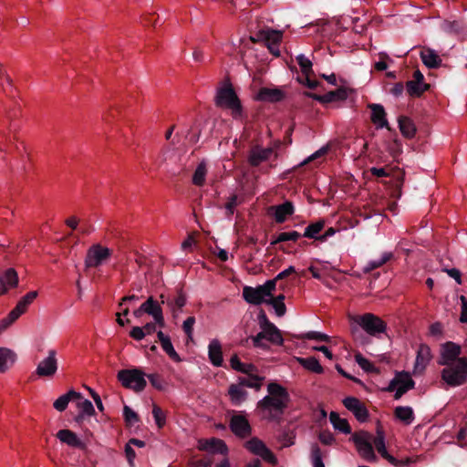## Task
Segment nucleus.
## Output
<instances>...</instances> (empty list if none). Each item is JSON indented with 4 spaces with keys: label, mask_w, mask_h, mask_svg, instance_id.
Instances as JSON below:
<instances>
[{
    "label": "nucleus",
    "mask_w": 467,
    "mask_h": 467,
    "mask_svg": "<svg viewBox=\"0 0 467 467\" xmlns=\"http://www.w3.org/2000/svg\"><path fill=\"white\" fill-rule=\"evenodd\" d=\"M267 391L269 394L258 401L257 408L270 412L275 411V414H273L272 418H275L276 415L281 416L288 405L287 390L280 384L271 382L267 386Z\"/></svg>",
    "instance_id": "obj_1"
},
{
    "label": "nucleus",
    "mask_w": 467,
    "mask_h": 467,
    "mask_svg": "<svg viewBox=\"0 0 467 467\" xmlns=\"http://www.w3.org/2000/svg\"><path fill=\"white\" fill-rule=\"evenodd\" d=\"M243 297L247 303L255 306L265 303V301L268 300L265 299L267 296L260 285L256 287L244 286L243 289Z\"/></svg>",
    "instance_id": "obj_20"
},
{
    "label": "nucleus",
    "mask_w": 467,
    "mask_h": 467,
    "mask_svg": "<svg viewBox=\"0 0 467 467\" xmlns=\"http://www.w3.org/2000/svg\"><path fill=\"white\" fill-rule=\"evenodd\" d=\"M265 379V377H261L258 375L248 376V377H240L238 379V385L242 387H247L251 389H254L259 390L262 387V383Z\"/></svg>",
    "instance_id": "obj_38"
},
{
    "label": "nucleus",
    "mask_w": 467,
    "mask_h": 467,
    "mask_svg": "<svg viewBox=\"0 0 467 467\" xmlns=\"http://www.w3.org/2000/svg\"><path fill=\"white\" fill-rule=\"evenodd\" d=\"M371 439V434L365 431L355 432L351 436L358 454L368 462L373 463L378 461V457L375 454Z\"/></svg>",
    "instance_id": "obj_7"
},
{
    "label": "nucleus",
    "mask_w": 467,
    "mask_h": 467,
    "mask_svg": "<svg viewBox=\"0 0 467 467\" xmlns=\"http://www.w3.org/2000/svg\"><path fill=\"white\" fill-rule=\"evenodd\" d=\"M311 462L313 467H325V464L323 462V453L321 451V449L317 443H313L311 445Z\"/></svg>",
    "instance_id": "obj_46"
},
{
    "label": "nucleus",
    "mask_w": 467,
    "mask_h": 467,
    "mask_svg": "<svg viewBox=\"0 0 467 467\" xmlns=\"http://www.w3.org/2000/svg\"><path fill=\"white\" fill-rule=\"evenodd\" d=\"M462 303V311L460 316V321L467 324V298L464 296H460Z\"/></svg>",
    "instance_id": "obj_64"
},
{
    "label": "nucleus",
    "mask_w": 467,
    "mask_h": 467,
    "mask_svg": "<svg viewBox=\"0 0 467 467\" xmlns=\"http://www.w3.org/2000/svg\"><path fill=\"white\" fill-rule=\"evenodd\" d=\"M373 443L375 444V447L378 451V452L382 456L384 454H387L388 451L386 449L385 445V437H375L373 440Z\"/></svg>",
    "instance_id": "obj_60"
},
{
    "label": "nucleus",
    "mask_w": 467,
    "mask_h": 467,
    "mask_svg": "<svg viewBox=\"0 0 467 467\" xmlns=\"http://www.w3.org/2000/svg\"><path fill=\"white\" fill-rule=\"evenodd\" d=\"M82 395L79 392L75 391L74 389H70L66 394L60 396L58 399H57L53 406L57 411H64L69 401L72 400H81Z\"/></svg>",
    "instance_id": "obj_31"
},
{
    "label": "nucleus",
    "mask_w": 467,
    "mask_h": 467,
    "mask_svg": "<svg viewBox=\"0 0 467 467\" xmlns=\"http://www.w3.org/2000/svg\"><path fill=\"white\" fill-rule=\"evenodd\" d=\"M277 281L278 280H275V277L274 279L267 280L264 285H260L267 297L272 296L273 292L275 290Z\"/></svg>",
    "instance_id": "obj_59"
},
{
    "label": "nucleus",
    "mask_w": 467,
    "mask_h": 467,
    "mask_svg": "<svg viewBox=\"0 0 467 467\" xmlns=\"http://www.w3.org/2000/svg\"><path fill=\"white\" fill-rule=\"evenodd\" d=\"M441 28L443 32L447 34H455L458 35L463 30V23L460 20H444L441 24Z\"/></svg>",
    "instance_id": "obj_43"
},
{
    "label": "nucleus",
    "mask_w": 467,
    "mask_h": 467,
    "mask_svg": "<svg viewBox=\"0 0 467 467\" xmlns=\"http://www.w3.org/2000/svg\"><path fill=\"white\" fill-rule=\"evenodd\" d=\"M207 173L206 164L204 161H201L192 176V183L196 186H202L205 182V176Z\"/></svg>",
    "instance_id": "obj_45"
},
{
    "label": "nucleus",
    "mask_w": 467,
    "mask_h": 467,
    "mask_svg": "<svg viewBox=\"0 0 467 467\" xmlns=\"http://www.w3.org/2000/svg\"><path fill=\"white\" fill-rule=\"evenodd\" d=\"M271 210L275 211L274 217L277 223H285L287 217L295 213L294 204L289 201H285L279 205L272 206Z\"/></svg>",
    "instance_id": "obj_24"
},
{
    "label": "nucleus",
    "mask_w": 467,
    "mask_h": 467,
    "mask_svg": "<svg viewBox=\"0 0 467 467\" xmlns=\"http://www.w3.org/2000/svg\"><path fill=\"white\" fill-rule=\"evenodd\" d=\"M329 420L335 430L344 434L351 433V427L348 420L340 418L337 412L331 411L329 414Z\"/></svg>",
    "instance_id": "obj_36"
},
{
    "label": "nucleus",
    "mask_w": 467,
    "mask_h": 467,
    "mask_svg": "<svg viewBox=\"0 0 467 467\" xmlns=\"http://www.w3.org/2000/svg\"><path fill=\"white\" fill-rule=\"evenodd\" d=\"M57 351L49 349L47 357L41 360L35 370V374L40 378H52L57 370Z\"/></svg>",
    "instance_id": "obj_10"
},
{
    "label": "nucleus",
    "mask_w": 467,
    "mask_h": 467,
    "mask_svg": "<svg viewBox=\"0 0 467 467\" xmlns=\"http://www.w3.org/2000/svg\"><path fill=\"white\" fill-rule=\"evenodd\" d=\"M229 428L240 439H245L252 435V426L242 412L233 410V415L229 420Z\"/></svg>",
    "instance_id": "obj_9"
},
{
    "label": "nucleus",
    "mask_w": 467,
    "mask_h": 467,
    "mask_svg": "<svg viewBox=\"0 0 467 467\" xmlns=\"http://www.w3.org/2000/svg\"><path fill=\"white\" fill-rule=\"evenodd\" d=\"M441 378L453 388L467 383V358H458L457 362L446 365L441 371Z\"/></svg>",
    "instance_id": "obj_4"
},
{
    "label": "nucleus",
    "mask_w": 467,
    "mask_h": 467,
    "mask_svg": "<svg viewBox=\"0 0 467 467\" xmlns=\"http://www.w3.org/2000/svg\"><path fill=\"white\" fill-rule=\"evenodd\" d=\"M16 355L6 348H0V373H5L15 363Z\"/></svg>",
    "instance_id": "obj_33"
},
{
    "label": "nucleus",
    "mask_w": 467,
    "mask_h": 467,
    "mask_svg": "<svg viewBox=\"0 0 467 467\" xmlns=\"http://www.w3.org/2000/svg\"><path fill=\"white\" fill-rule=\"evenodd\" d=\"M237 195L234 194L229 198L228 202L225 204L227 215L234 214V208L237 206Z\"/></svg>",
    "instance_id": "obj_63"
},
{
    "label": "nucleus",
    "mask_w": 467,
    "mask_h": 467,
    "mask_svg": "<svg viewBox=\"0 0 467 467\" xmlns=\"http://www.w3.org/2000/svg\"><path fill=\"white\" fill-rule=\"evenodd\" d=\"M273 153V149L261 148L254 146L251 149L248 155V162L251 166L256 167L263 161L269 159Z\"/></svg>",
    "instance_id": "obj_23"
},
{
    "label": "nucleus",
    "mask_w": 467,
    "mask_h": 467,
    "mask_svg": "<svg viewBox=\"0 0 467 467\" xmlns=\"http://www.w3.org/2000/svg\"><path fill=\"white\" fill-rule=\"evenodd\" d=\"M461 347L454 342L448 341L441 347V357L439 361L440 365H450L457 362L461 355Z\"/></svg>",
    "instance_id": "obj_15"
},
{
    "label": "nucleus",
    "mask_w": 467,
    "mask_h": 467,
    "mask_svg": "<svg viewBox=\"0 0 467 467\" xmlns=\"http://www.w3.org/2000/svg\"><path fill=\"white\" fill-rule=\"evenodd\" d=\"M415 381L411 379L408 372H397L395 377L389 381V386L386 388V391L392 392L399 388L404 389L405 393L414 389Z\"/></svg>",
    "instance_id": "obj_14"
},
{
    "label": "nucleus",
    "mask_w": 467,
    "mask_h": 467,
    "mask_svg": "<svg viewBox=\"0 0 467 467\" xmlns=\"http://www.w3.org/2000/svg\"><path fill=\"white\" fill-rule=\"evenodd\" d=\"M18 284V275L14 268H9L5 272L4 277L0 275V296L7 292L9 287H16Z\"/></svg>",
    "instance_id": "obj_26"
},
{
    "label": "nucleus",
    "mask_w": 467,
    "mask_h": 467,
    "mask_svg": "<svg viewBox=\"0 0 467 467\" xmlns=\"http://www.w3.org/2000/svg\"><path fill=\"white\" fill-rule=\"evenodd\" d=\"M157 337L163 351L170 357V358L175 362H180L182 359L178 353L175 351L170 337L165 335L162 331H159L157 333Z\"/></svg>",
    "instance_id": "obj_29"
},
{
    "label": "nucleus",
    "mask_w": 467,
    "mask_h": 467,
    "mask_svg": "<svg viewBox=\"0 0 467 467\" xmlns=\"http://www.w3.org/2000/svg\"><path fill=\"white\" fill-rule=\"evenodd\" d=\"M244 447L252 453L260 456L269 463L275 464L277 460L275 454L265 446V444L258 438L254 437L247 441Z\"/></svg>",
    "instance_id": "obj_11"
},
{
    "label": "nucleus",
    "mask_w": 467,
    "mask_h": 467,
    "mask_svg": "<svg viewBox=\"0 0 467 467\" xmlns=\"http://www.w3.org/2000/svg\"><path fill=\"white\" fill-rule=\"evenodd\" d=\"M199 449L205 451L207 453L202 458H193L190 462L191 467H211L214 462V453L226 454L227 452L225 442L216 438L200 441Z\"/></svg>",
    "instance_id": "obj_3"
},
{
    "label": "nucleus",
    "mask_w": 467,
    "mask_h": 467,
    "mask_svg": "<svg viewBox=\"0 0 467 467\" xmlns=\"http://www.w3.org/2000/svg\"><path fill=\"white\" fill-rule=\"evenodd\" d=\"M208 356L211 363L215 367L223 365L222 346L219 340L213 339L208 346Z\"/></svg>",
    "instance_id": "obj_27"
},
{
    "label": "nucleus",
    "mask_w": 467,
    "mask_h": 467,
    "mask_svg": "<svg viewBox=\"0 0 467 467\" xmlns=\"http://www.w3.org/2000/svg\"><path fill=\"white\" fill-rule=\"evenodd\" d=\"M78 407L80 409V412L83 415L92 416L95 414L94 406L88 400L78 402Z\"/></svg>",
    "instance_id": "obj_55"
},
{
    "label": "nucleus",
    "mask_w": 467,
    "mask_h": 467,
    "mask_svg": "<svg viewBox=\"0 0 467 467\" xmlns=\"http://www.w3.org/2000/svg\"><path fill=\"white\" fill-rule=\"evenodd\" d=\"M431 357V348L427 345L421 344L417 351L415 369H424L429 363Z\"/></svg>",
    "instance_id": "obj_35"
},
{
    "label": "nucleus",
    "mask_w": 467,
    "mask_h": 467,
    "mask_svg": "<svg viewBox=\"0 0 467 467\" xmlns=\"http://www.w3.org/2000/svg\"><path fill=\"white\" fill-rule=\"evenodd\" d=\"M309 97L319 101L320 103H331L335 101L346 100L348 94V89L345 87H340L335 90L327 92L324 95L308 94Z\"/></svg>",
    "instance_id": "obj_19"
},
{
    "label": "nucleus",
    "mask_w": 467,
    "mask_h": 467,
    "mask_svg": "<svg viewBox=\"0 0 467 467\" xmlns=\"http://www.w3.org/2000/svg\"><path fill=\"white\" fill-rule=\"evenodd\" d=\"M394 417L404 423L410 425L415 420L413 409L410 406H398L394 409Z\"/></svg>",
    "instance_id": "obj_30"
},
{
    "label": "nucleus",
    "mask_w": 467,
    "mask_h": 467,
    "mask_svg": "<svg viewBox=\"0 0 467 467\" xmlns=\"http://www.w3.org/2000/svg\"><path fill=\"white\" fill-rule=\"evenodd\" d=\"M398 123L399 129L405 138L411 139L415 136L417 130L416 126L410 118L406 116H400Z\"/></svg>",
    "instance_id": "obj_34"
},
{
    "label": "nucleus",
    "mask_w": 467,
    "mask_h": 467,
    "mask_svg": "<svg viewBox=\"0 0 467 467\" xmlns=\"http://www.w3.org/2000/svg\"><path fill=\"white\" fill-rule=\"evenodd\" d=\"M407 92L411 97H420L426 90L430 88V85L427 83H417L407 81L406 83Z\"/></svg>",
    "instance_id": "obj_44"
},
{
    "label": "nucleus",
    "mask_w": 467,
    "mask_h": 467,
    "mask_svg": "<svg viewBox=\"0 0 467 467\" xmlns=\"http://www.w3.org/2000/svg\"><path fill=\"white\" fill-rule=\"evenodd\" d=\"M297 362L306 369L320 374L323 372V368L319 361L315 357L310 358H297Z\"/></svg>",
    "instance_id": "obj_39"
},
{
    "label": "nucleus",
    "mask_w": 467,
    "mask_h": 467,
    "mask_svg": "<svg viewBox=\"0 0 467 467\" xmlns=\"http://www.w3.org/2000/svg\"><path fill=\"white\" fill-rule=\"evenodd\" d=\"M379 58L380 60L376 62L375 65H374V68L378 71H383V70H386L387 67H388V65L387 63L385 62V60L387 59H389V56L384 53V52H380L379 54Z\"/></svg>",
    "instance_id": "obj_61"
},
{
    "label": "nucleus",
    "mask_w": 467,
    "mask_h": 467,
    "mask_svg": "<svg viewBox=\"0 0 467 467\" xmlns=\"http://www.w3.org/2000/svg\"><path fill=\"white\" fill-rule=\"evenodd\" d=\"M355 360L366 372L379 373V369L375 367V365L364 358L360 353L355 355Z\"/></svg>",
    "instance_id": "obj_48"
},
{
    "label": "nucleus",
    "mask_w": 467,
    "mask_h": 467,
    "mask_svg": "<svg viewBox=\"0 0 467 467\" xmlns=\"http://www.w3.org/2000/svg\"><path fill=\"white\" fill-rule=\"evenodd\" d=\"M300 237H302V234L296 231L283 232L277 235V241H282V243L288 241L296 242Z\"/></svg>",
    "instance_id": "obj_53"
},
{
    "label": "nucleus",
    "mask_w": 467,
    "mask_h": 467,
    "mask_svg": "<svg viewBox=\"0 0 467 467\" xmlns=\"http://www.w3.org/2000/svg\"><path fill=\"white\" fill-rule=\"evenodd\" d=\"M161 298L162 299L161 300V303L164 304L166 303L167 306L171 308V310L175 313L176 311H180L182 310V308L185 306L186 304V296L185 295L180 291L177 295L176 297L174 298H168L166 301L164 300V296L161 295Z\"/></svg>",
    "instance_id": "obj_37"
},
{
    "label": "nucleus",
    "mask_w": 467,
    "mask_h": 467,
    "mask_svg": "<svg viewBox=\"0 0 467 467\" xmlns=\"http://www.w3.org/2000/svg\"><path fill=\"white\" fill-rule=\"evenodd\" d=\"M130 337L137 341L142 340L145 337L144 329L141 327H133L130 332Z\"/></svg>",
    "instance_id": "obj_62"
},
{
    "label": "nucleus",
    "mask_w": 467,
    "mask_h": 467,
    "mask_svg": "<svg viewBox=\"0 0 467 467\" xmlns=\"http://www.w3.org/2000/svg\"><path fill=\"white\" fill-rule=\"evenodd\" d=\"M420 56L422 63L428 68H438L441 65V58L433 49L430 47H423L422 50L420 51Z\"/></svg>",
    "instance_id": "obj_25"
},
{
    "label": "nucleus",
    "mask_w": 467,
    "mask_h": 467,
    "mask_svg": "<svg viewBox=\"0 0 467 467\" xmlns=\"http://www.w3.org/2000/svg\"><path fill=\"white\" fill-rule=\"evenodd\" d=\"M296 61L301 68V71L304 77L310 76L313 74L312 62L305 57V55L301 54L296 57Z\"/></svg>",
    "instance_id": "obj_49"
},
{
    "label": "nucleus",
    "mask_w": 467,
    "mask_h": 467,
    "mask_svg": "<svg viewBox=\"0 0 467 467\" xmlns=\"http://www.w3.org/2000/svg\"><path fill=\"white\" fill-rule=\"evenodd\" d=\"M343 404L359 422H365L368 420L369 412L365 404L358 398L347 397L343 400Z\"/></svg>",
    "instance_id": "obj_13"
},
{
    "label": "nucleus",
    "mask_w": 467,
    "mask_h": 467,
    "mask_svg": "<svg viewBox=\"0 0 467 467\" xmlns=\"http://www.w3.org/2000/svg\"><path fill=\"white\" fill-rule=\"evenodd\" d=\"M296 434L295 431L288 427H282L279 429L277 436L278 441L282 443L283 447H289L295 443Z\"/></svg>",
    "instance_id": "obj_41"
},
{
    "label": "nucleus",
    "mask_w": 467,
    "mask_h": 467,
    "mask_svg": "<svg viewBox=\"0 0 467 467\" xmlns=\"http://www.w3.org/2000/svg\"><path fill=\"white\" fill-rule=\"evenodd\" d=\"M214 103L218 108L230 110L234 119H242L244 108L229 80L225 81L222 87L217 88Z\"/></svg>",
    "instance_id": "obj_2"
},
{
    "label": "nucleus",
    "mask_w": 467,
    "mask_h": 467,
    "mask_svg": "<svg viewBox=\"0 0 467 467\" xmlns=\"http://www.w3.org/2000/svg\"><path fill=\"white\" fill-rule=\"evenodd\" d=\"M258 323L262 330L269 332V342L275 345H282L284 342L280 330L269 321L265 312L261 309L257 316Z\"/></svg>",
    "instance_id": "obj_12"
},
{
    "label": "nucleus",
    "mask_w": 467,
    "mask_h": 467,
    "mask_svg": "<svg viewBox=\"0 0 467 467\" xmlns=\"http://www.w3.org/2000/svg\"><path fill=\"white\" fill-rule=\"evenodd\" d=\"M282 40V33L279 31H272L265 38L268 49L275 57L279 56L278 45Z\"/></svg>",
    "instance_id": "obj_40"
},
{
    "label": "nucleus",
    "mask_w": 467,
    "mask_h": 467,
    "mask_svg": "<svg viewBox=\"0 0 467 467\" xmlns=\"http://www.w3.org/2000/svg\"><path fill=\"white\" fill-rule=\"evenodd\" d=\"M56 437L67 445L80 450L86 449V444L78 437V435L67 429L60 430L57 432Z\"/></svg>",
    "instance_id": "obj_21"
},
{
    "label": "nucleus",
    "mask_w": 467,
    "mask_h": 467,
    "mask_svg": "<svg viewBox=\"0 0 467 467\" xmlns=\"http://www.w3.org/2000/svg\"><path fill=\"white\" fill-rule=\"evenodd\" d=\"M285 98V92L279 88H261L255 99L259 101L276 103L282 101Z\"/></svg>",
    "instance_id": "obj_17"
},
{
    "label": "nucleus",
    "mask_w": 467,
    "mask_h": 467,
    "mask_svg": "<svg viewBox=\"0 0 467 467\" xmlns=\"http://www.w3.org/2000/svg\"><path fill=\"white\" fill-rule=\"evenodd\" d=\"M152 416L159 429H162L166 424V413L156 404L152 406Z\"/></svg>",
    "instance_id": "obj_50"
},
{
    "label": "nucleus",
    "mask_w": 467,
    "mask_h": 467,
    "mask_svg": "<svg viewBox=\"0 0 467 467\" xmlns=\"http://www.w3.org/2000/svg\"><path fill=\"white\" fill-rule=\"evenodd\" d=\"M112 254V250L99 244H92L87 251L85 267L98 268L103 265Z\"/></svg>",
    "instance_id": "obj_8"
},
{
    "label": "nucleus",
    "mask_w": 467,
    "mask_h": 467,
    "mask_svg": "<svg viewBox=\"0 0 467 467\" xmlns=\"http://www.w3.org/2000/svg\"><path fill=\"white\" fill-rule=\"evenodd\" d=\"M248 339H251L254 348L266 349L268 345L265 340L269 341V332L262 330L256 336H251Z\"/></svg>",
    "instance_id": "obj_47"
},
{
    "label": "nucleus",
    "mask_w": 467,
    "mask_h": 467,
    "mask_svg": "<svg viewBox=\"0 0 467 467\" xmlns=\"http://www.w3.org/2000/svg\"><path fill=\"white\" fill-rule=\"evenodd\" d=\"M298 337L301 339H314L322 342H328L330 340L329 336L317 331H310Z\"/></svg>",
    "instance_id": "obj_52"
},
{
    "label": "nucleus",
    "mask_w": 467,
    "mask_h": 467,
    "mask_svg": "<svg viewBox=\"0 0 467 467\" xmlns=\"http://www.w3.org/2000/svg\"><path fill=\"white\" fill-rule=\"evenodd\" d=\"M368 108L371 110L370 119L376 125L377 129L386 128L389 130L390 127L387 119V113L384 107L381 104L371 103L368 105Z\"/></svg>",
    "instance_id": "obj_18"
},
{
    "label": "nucleus",
    "mask_w": 467,
    "mask_h": 467,
    "mask_svg": "<svg viewBox=\"0 0 467 467\" xmlns=\"http://www.w3.org/2000/svg\"><path fill=\"white\" fill-rule=\"evenodd\" d=\"M36 291H30L20 298L16 306L10 311L12 317L18 319L20 316L26 312L28 306L37 297Z\"/></svg>",
    "instance_id": "obj_22"
},
{
    "label": "nucleus",
    "mask_w": 467,
    "mask_h": 467,
    "mask_svg": "<svg viewBox=\"0 0 467 467\" xmlns=\"http://www.w3.org/2000/svg\"><path fill=\"white\" fill-rule=\"evenodd\" d=\"M325 227V220L319 219L316 222L310 223L306 228L302 236L319 241L321 232Z\"/></svg>",
    "instance_id": "obj_32"
},
{
    "label": "nucleus",
    "mask_w": 467,
    "mask_h": 467,
    "mask_svg": "<svg viewBox=\"0 0 467 467\" xmlns=\"http://www.w3.org/2000/svg\"><path fill=\"white\" fill-rule=\"evenodd\" d=\"M385 460H387L390 464L395 467H405L411 462V461L408 458L405 460H399L394 456L390 455L389 452L381 456Z\"/></svg>",
    "instance_id": "obj_54"
},
{
    "label": "nucleus",
    "mask_w": 467,
    "mask_h": 467,
    "mask_svg": "<svg viewBox=\"0 0 467 467\" xmlns=\"http://www.w3.org/2000/svg\"><path fill=\"white\" fill-rule=\"evenodd\" d=\"M123 417L128 426H132L140 421L139 415L127 405L123 408Z\"/></svg>",
    "instance_id": "obj_51"
},
{
    "label": "nucleus",
    "mask_w": 467,
    "mask_h": 467,
    "mask_svg": "<svg viewBox=\"0 0 467 467\" xmlns=\"http://www.w3.org/2000/svg\"><path fill=\"white\" fill-rule=\"evenodd\" d=\"M318 440L324 445H332L335 442V437L329 431H323L318 434Z\"/></svg>",
    "instance_id": "obj_58"
},
{
    "label": "nucleus",
    "mask_w": 467,
    "mask_h": 467,
    "mask_svg": "<svg viewBox=\"0 0 467 467\" xmlns=\"http://www.w3.org/2000/svg\"><path fill=\"white\" fill-rule=\"evenodd\" d=\"M195 324V317H189L182 324V329L187 335L189 340H192L193 326Z\"/></svg>",
    "instance_id": "obj_56"
},
{
    "label": "nucleus",
    "mask_w": 467,
    "mask_h": 467,
    "mask_svg": "<svg viewBox=\"0 0 467 467\" xmlns=\"http://www.w3.org/2000/svg\"><path fill=\"white\" fill-rule=\"evenodd\" d=\"M142 305V310L145 314L151 316L154 321L161 326L164 327V317L162 313V308L161 304L153 298V296H150Z\"/></svg>",
    "instance_id": "obj_16"
},
{
    "label": "nucleus",
    "mask_w": 467,
    "mask_h": 467,
    "mask_svg": "<svg viewBox=\"0 0 467 467\" xmlns=\"http://www.w3.org/2000/svg\"><path fill=\"white\" fill-rule=\"evenodd\" d=\"M146 376L153 388L158 390H162L164 389V381L159 374H149Z\"/></svg>",
    "instance_id": "obj_57"
},
{
    "label": "nucleus",
    "mask_w": 467,
    "mask_h": 467,
    "mask_svg": "<svg viewBox=\"0 0 467 467\" xmlns=\"http://www.w3.org/2000/svg\"><path fill=\"white\" fill-rule=\"evenodd\" d=\"M146 374L140 368L121 369L117 374V379L125 389L135 392H141L147 386Z\"/></svg>",
    "instance_id": "obj_5"
},
{
    "label": "nucleus",
    "mask_w": 467,
    "mask_h": 467,
    "mask_svg": "<svg viewBox=\"0 0 467 467\" xmlns=\"http://www.w3.org/2000/svg\"><path fill=\"white\" fill-rule=\"evenodd\" d=\"M228 396L234 406H240L247 400L248 392L238 384H231L228 388Z\"/></svg>",
    "instance_id": "obj_28"
},
{
    "label": "nucleus",
    "mask_w": 467,
    "mask_h": 467,
    "mask_svg": "<svg viewBox=\"0 0 467 467\" xmlns=\"http://www.w3.org/2000/svg\"><path fill=\"white\" fill-rule=\"evenodd\" d=\"M351 319L372 337L384 333L387 328V324L380 317L371 313L354 316L351 317Z\"/></svg>",
    "instance_id": "obj_6"
},
{
    "label": "nucleus",
    "mask_w": 467,
    "mask_h": 467,
    "mask_svg": "<svg viewBox=\"0 0 467 467\" xmlns=\"http://www.w3.org/2000/svg\"><path fill=\"white\" fill-rule=\"evenodd\" d=\"M393 258V254L391 252L384 253L381 257L378 260L369 261L367 265L363 268V272L365 274H368L374 269L381 267L383 265L388 263Z\"/></svg>",
    "instance_id": "obj_42"
}]
</instances>
